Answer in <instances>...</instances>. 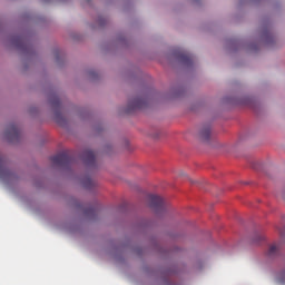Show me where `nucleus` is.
<instances>
[{"label": "nucleus", "mask_w": 285, "mask_h": 285, "mask_svg": "<svg viewBox=\"0 0 285 285\" xmlns=\"http://www.w3.org/2000/svg\"><path fill=\"white\" fill-rule=\"evenodd\" d=\"M60 118H61V115L56 114V121H57L58 124H60V121H59Z\"/></svg>", "instance_id": "nucleus-15"}, {"label": "nucleus", "mask_w": 285, "mask_h": 285, "mask_svg": "<svg viewBox=\"0 0 285 285\" xmlns=\"http://www.w3.org/2000/svg\"><path fill=\"white\" fill-rule=\"evenodd\" d=\"M176 57H177L178 61L180 63H183V66L190 67L194 63L193 55H190L189 52H187L185 50H178L176 52Z\"/></svg>", "instance_id": "nucleus-4"}, {"label": "nucleus", "mask_w": 285, "mask_h": 285, "mask_svg": "<svg viewBox=\"0 0 285 285\" xmlns=\"http://www.w3.org/2000/svg\"><path fill=\"white\" fill-rule=\"evenodd\" d=\"M82 160L87 166H95V163H96L95 151L90 149L85 150L82 154Z\"/></svg>", "instance_id": "nucleus-7"}, {"label": "nucleus", "mask_w": 285, "mask_h": 285, "mask_svg": "<svg viewBox=\"0 0 285 285\" xmlns=\"http://www.w3.org/2000/svg\"><path fill=\"white\" fill-rule=\"evenodd\" d=\"M276 282L279 284H284L285 282V268L283 267L282 271L276 273Z\"/></svg>", "instance_id": "nucleus-12"}, {"label": "nucleus", "mask_w": 285, "mask_h": 285, "mask_svg": "<svg viewBox=\"0 0 285 285\" xmlns=\"http://www.w3.org/2000/svg\"><path fill=\"white\" fill-rule=\"evenodd\" d=\"M278 233H279V235H282V237H284V235H285L284 228L283 229L278 228Z\"/></svg>", "instance_id": "nucleus-14"}, {"label": "nucleus", "mask_w": 285, "mask_h": 285, "mask_svg": "<svg viewBox=\"0 0 285 285\" xmlns=\"http://www.w3.org/2000/svg\"><path fill=\"white\" fill-rule=\"evenodd\" d=\"M267 259H282V247L277 244L269 245L265 252Z\"/></svg>", "instance_id": "nucleus-3"}, {"label": "nucleus", "mask_w": 285, "mask_h": 285, "mask_svg": "<svg viewBox=\"0 0 285 285\" xmlns=\"http://www.w3.org/2000/svg\"><path fill=\"white\" fill-rule=\"evenodd\" d=\"M202 141H210V125L204 126L199 131Z\"/></svg>", "instance_id": "nucleus-8"}, {"label": "nucleus", "mask_w": 285, "mask_h": 285, "mask_svg": "<svg viewBox=\"0 0 285 285\" xmlns=\"http://www.w3.org/2000/svg\"><path fill=\"white\" fill-rule=\"evenodd\" d=\"M149 206L155 210V213H164L166 210L165 204H164V198L157 195H149Z\"/></svg>", "instance_id": "nucleus-2"}, {"label": "nucleus", "mask_w": 285, "mask_h": 285, "mask_svg": "<svg viewBox=\"0 0 285 285\" xmlns=\"http://www.w3.org/2000/svg\"><path fill=\"white\" fill-rule=\"evenodd\" d=\"M10 170L6 167V160L0 157V177H8Z\"/></svg>", "instance_id": "nucleus-9"}, {"label": "nucleus", "mask_w": 285, "mask_h": 285, "mask_svg": "<svg viewBox=\"0 0 285 285\" xmlns=\"http://www.w3.org/2000/svg\"><path fill=\"white\" fill-rule=\"evenodd\" d=\"M19 135H21V131H19V127H17V125H10L6 131V137L9 139V141L19 139Z\"/></svg>", "instance_id": "nucleus-6"}, {"label": "nucleus", "mask_w": 285, "mask_h": 285, "mask_svg": "<svg viewBox=\"0 0 285 285\" xmlns=\"http://www.w3.org/2000/svg\"><path fill=\"white\" fill-rule=\"evenodd\" d=\"M262 242H266V236L261 233L254 234L252 238V244H255L256 246H258V244H262Z\"/></svg>", "instance_id": "nucleus-10"}, {"label": "nucleus", "mask_w": 285, "mask_h": 285, "mask_svg": "<svg viewBox=\"0 0 285 285\" xmlns=\"http://www.w3.org/2000/svg\"><path fill=\"white\" fill-rule=\"evenodd\" d=\"M90 210H91V213H95V208H91Z\"/></svg>", "instance_id": "nucleus-16"}, {"label": "nucleus", "mask_w": 285, "mask_h": 285, "mask_svg": "<svg viewBox=\"0 0 285 285\" xmlns=\"http://www.w3.org/2000/svg\"><path fill=\"white\" fill-rule=\"evenodd\" d=\"M146 107V99L144 98H134L129 100L127 112H132V110H141V108Z\"/></svg>", "instance_id": "nucleus-5"}, {"label": "nucleus", "mask_w": 285, "mask_h": 285, "mask_svg": "<svg viewBox=\"0 0 285 285\" xmlns=\"http://www.w3.org/2000/svg\"><path fill=\"white\" fill-rule=\"evenodd\" d=\"M50 104H51V107L55 108L56 110L58 108H61V100H59V97H57V96L51 98Z\"/></svg>", "instance_id": "nucleus-13"}, {"label": "nucleus", "mask_w": 285, "mask_h": 285, "mask_svg": "<svg viewBox=\"0 0 285 285\" xmlns=\"http://www.w3.org/2000/svg\"><path fill=\"white\" fill-rule=\"evenodd\" d=\"M50 159L53 166H70V164H72V157L68 155V151H62L56 156H52Z\"/></svg>", "instance_id": "nucleus-1"}, {"label": "nucleus", "mask_w": 285, "mask_h": 285, "mask_svg": "<svg viewBox=\"0 0 285 285\" xmlns=\"http://www.w3.org/2000/svg\"><path fill=\"white\" fill-rule=\"evenodd\" d=\"M82 186H83V188H87V190H90V189L95 188V186H97V184L94 180H91L90 177H85L82 179Z\"/></svg>", "instance_id": "nucleus-11"}]
</instances>
